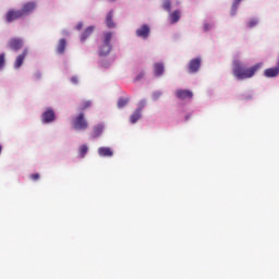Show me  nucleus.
<instances>
[{
    "mask_svg": "<svg viewBox=\"0 0 279 279\" xmlns=\"http://www.w3.org/2000/svg\"><path fill=\"white\" fill-rule=\"evenodd\" d=\"M93 107V101L90 100H83L78 106V111L84 112Z\"/></svg>",
    "mask_w": 279,
    "mask_h": 279,
    "instance_id": "obj_18",
    "label": "nucleus"
},
{
    "mask_svg": "<svg viewBox=\"0 0 279 279\" xmlns=\"http://www.w3.org/2000/svg\"><path fill=\"white\" fill-rule=\"evenodd\" d=\"M36 10V2L31 1L23 4L22 9L20 11L22 12L23 16H27L32 14Z\"/></svg>",
    "mask_w": 279,
    "mask_h": 279,
    "instance_id": "obj_10",
    "label": "nucleus"
},
{
    "mask_svg": "<svg viewBox=\"0 0 279 279\" xmlns=\"http://www.w3.org/2000/svg\"><path fill=\"white\" fill-rule=\"evenodd\" d=\"M145 106H147V101L146 100H141L137 108H140L141 112H142L143 108H145Z\"/></svg>",
    "mask_w": 279,
    "mask_h": 279,
    "instance_id": "obj_29",
    "label": "nucleus"
},
{
    "mask_svg": "<svg viewBox=\"0 0 279 279\" xmlns=\"http://www.w3.org/2000/svg\"><path fill=\"white\" fill-rule=\"evenodd\" d=\"M180 16H182L180 10H175L172 13H170L171 23H178V21H180Z\"/></svg>",
    "mask_w": 279,
    "mask_h": 279,
    "instance_id": "obj_19",
    "label": "nucleus"
},
{
    "mask_svg": "<svg viewBox=\"0 0 279 279\" xmlns=\"http://www.w3.org/2000/svg\"><path fill=\"white\" fill-rule=\"evenodd\" d=\"M72 128H74L77 132H84L88 130V121H86L84 112L78 113L72 119Z\"/></svg>",
    "mask_w": 279,
    "mask_h": 279,
    "instance_id": "obj_3",
    "label": "nucleus"
},
{
    "mask_svg": "<svg viewBox=\"0 0 279 279\" xmlns=\"http://www.w3.org/2000/svg\"><path fill=\"white\" fill-rule=\"evenodd\" d=\"M104 132V125L99 124L94 128V138H97L101 136V133Z\"/></svg>",
    "mask_w": 279,
    "mask_h": 279,
    "instance_id": "obj_22",
    "label": "nucleus"
},
{
    "mask_svg": "<svg viewBox=\"0 0 279 279\" xmlns=\"http://www.w3.org/2000/svg\"><path fill=\"white\" fill-rule=\"evenodd\" d=\"M145 77V71H141L138 75L135 76L134 82H141Z\"/></svg>",
    "mask_w": 279,
    "mask_h": 279,
    "instance_id": "obj_27",
    "label": "nucleus"
},
{
    "mask_svg": "<svg viewBox=\"0 0 279 279\" xmlns=\"http://www.w3.org/2000/svg\"><path fill=\"white\" fill-rule=\"evenodd\" d=\"M78 154L81 158H86V154H88V146L86 144L81 145L78 149Z\"/></svg>",
    "mask_w": 279,
    "mask_h": 279,
    "instance_id": "obj_21",
    "label": "nucleus"
},
{
    "mask_svg": "<svg viewBox=\"0 0 279 279\" xmlns=\"http://www.w3.org/2000/svg\"><path fill=\"white\" fill-rule=\"evenodd\" d=\"M256 25H258V20H256V19H252L248 22V27H256Z\"/></svg>",
    "mask_w": 279,
    "mask_h": 279,
    "instance_id": "obj_28",
    "label": "nucleus"
},
{
    "mask_svg": "<svg viewBox=\"0 0 279 279\" xmlns=\"http://www.w3.org/2000/svg\"><path fill=\"white\" fill-rule=\"evenodd\" d=\"M23 17L24 15L21 9L20 10L11 9L4 15V19L8 23H14V21H19V19H23Z\"/></svg>",
    "mask_w": 279,
    "mask_h": 279,
    "instance_id": "obj_4",
    "label": "nucleus"
},
{
    "mask_svg": "<svg viewBox=\"0 0 279 279\" xmlns=\"http://www.w3.org/2000/svg\"><path fill=\"white\" fill-rule=\"evenodd\" d=\"M23 39L13 37L9 39L8 47L9 49H12V51H20V49H23Z\"/></svg>",
    "mask_w": 279,
    "mask_h": 279,
    "instance_id": "obj_7",
    "label": "nucleus"
},
{
    "mask_svg": "<svg viewBox=\"0 0 279 279\" xmlns=\"http://www.w3.org/2000/svg\"><path fill=\"white\" fill-rule=\"evenodd\" d=\"M29 53V49L25 48L22 53H20L14 62V69H21L23 66V62H25V58H27Z\"/></svg>",
    "mask_w": 279,
    "mask_h": 279,
    "instance_id": "obj_9",
    "label": "nucleus"
},
{
    "mask_svg": "<svg viewBox=\"0 0 279 279\" xmlns=\"http://www.w3.org/2000/svg\"><path fill=\"white\" fill-rule=\"evenodd\" d=\"M141 119V108H137L135 112L131 116L130 121L131 123H136Z\"/></svg>",
    "mask_w": 279,
    "mask_h": 279,
    "instance_id": "obj_20",
    "label": "nucleus"
},
{
    "mask_svg": "<svg viewBox=\"0 0 279 279\" xmlns=\"http://www.w3.org/2000/svg\"><path fill=\"white\" fill-rule=\"evenodd\" d=\"M243 0H234L232 3V14H236V10Z\"/></svg>",
    "mask_w": 279,
    "mask_h": 279,
    "instance_id": "obj_25",
    "label": "nucleus"
},
{
    "mask_svg": "<svg viewBox=\"0 0 279 279\" xmlns=\"http://www.w3.org/2000/svg\"><path fill=\"white\" fill-rule=\"evenodd\" d=\"M71 82L72 84H77V76H72Z\"/></svg>",
    "mask_w": 279,
    "mask_h": 279,
    "instance_id": "obj_33",
    "label": "nucleus"
},
{
    "mask_svg": "<svg viewBox=\"0 0 279 279\" xmlns=\"http://www.w3.org/2000/svg\"><path fill=\"white\" fill-rule=\"evenodd\" d=\"M129 102H130L129 98H120L118 100V108H124V106H128Z\"/></svg>",
    "mask_w": 279,
    "mask_h": 279,
    "instance_id": "obj_23",
    "label": "nucleus"
},
{
    "mask_svg": "<svg viewBox=\"0 0 279 279\" xmlns=\"http://www.w3.org/2000/svg\"><path fill=\"white\" fill-rule=\"evenodd\" d=\"M202 69V58L197 57L192 59L187 64L189 73H197Z\"/></svg>",
    "mask_w": 279,
    "mask_h": 279,
    "instance_id": "obj_5",
    "label": "nucleus"
},
{
    "mask_svg": "<svg viewBox=\"0 0 279 279\" xmlns=\"http://www.w3.org/2000/svg\"><path fill=\"white\" fill-rule=\"evenodd\" d=\"M3 66H5V54L1 53L0 54V71H1V69H3Z\"/></svg>",
    "mask_w": 279,
    "mask_h": 279,
    "instance_id": "obj_26",
    "label": "nucleus"
},
{
    "mask_svg": "<svg viewBox=\"0 0 279 279\" xmlns=\"http://www.w3.org/2000/svg\"><path fill=\"white\" fill-rule=\"evenodd\" d=\"M175 96L178 99L184 100V99H193V92L189 89H178L175 92Z\"/></svg>",
    "mask_w": 279,
    "mask_h": 279,
    "instance_id": "obj_11",
    "label": "nucleus"
},
{
    "mask_svg": "<svg viewBox=\"0 0 279 279\" xmlns=\"http://www.w3.org/2000/svg\"><path fill=\"white\" fill-rule=\"evenodd\" d=\"M162 95V93H160V92H155L154 94H153V99H160V96Z\"/></svg>",
    "mask_w": 279,
    "mask_h": 279,
    "instance_id": "obj_31",
    "label": "nucleus"
},
{
    "mask_svg": "<svg viewBox=\"0 0 279 279\" xmlns=\"http://www.w3.org/2000/svg\"><path fill=\"white\" fill-rule=\"evenodd\" d=\"M93 32H95V26H88L85 28V31L81 34V43L86 41L87 38L93 35Z\"/></svg>",
    "mask_w": 279,
    "mask_h": 279,
    "instance_id": "obj_14",
    "label": "nucleus"
},
{
    "mask_svg": "<svg viewBox=\"0 0 279 279\" xmlns=\"http://www.w3.org/2000/svg\"><path fill=\"white\" fill-rule=\"evenodd\" d=\"M162 8L163 10H166V12H171V0H165L162 3Z\"/></svg>",
    "mask_w": 279,
    "mask_h": 279,
    "instance_id": "obj_24",
    "label": "nucleus"
},
{
    "mask_svg": "<svg viewBox=\"0 0 279 279\" xmlns=\"http://www.w3.org/2000/svg\"><path fill=\"white\" fill-rule=\"evenodd\" d=\"M265 77H278L279 75V66L270 68L265 70L264 72Z\"/></svg>",
    "mask_w": 279,
    "mask_h": 279,
    "instance_id": "obj_15",
    "label": "nucleus"
},
{
    "mask_svg": "<svg viewBox=\"0 0 279 279\" xmlns=\"http://www.w3.org/2000/svg\"><path fill=\"white\" fill-rule=\"evenodd\" d=\"M56 51H57V53H58L59 56L64 54V51H66V39L61 38V39L58 41Z\"/></svg>",
    "mask_w": 279,
    "mask_h": 279,
    "instance_id": "obj_13",
    "label": "nucleus"
},
{
    "mask_svg": "<svg viewBox=\"0 0 279 279\" xmlns=\"http://www.w3.org/2000/svg\"><path fill=\"white\" fill-rule=\"evenodd\" d=\"M112 40V33L106 32L102 34V45L98 48L99 58H106L112 51V45L110 41Z\"/></svg>",
    "mask_w": 279,
    "mask_h": 279,
    "instance_id": "obj_2",
    "label": "nucleus"
},
{
    "mask_svg": "<svg viewBox=\"0 0 279 279\" xmlns=\"http://www.w3.org/2000/svg\"><path fill=\"white\" fill-rule=\"evenodd\" d=\"M262 68L263 63H256L251 68H246L245 64H243L241 61L234 60L233 75L236 77V80H250L253 75H256V73H258Z\"/></svg>",
    "mask_w": 279,
    "mask_h": 279,
    "instance_id": "obj_1",
    "label": "nucleus"
},
{
    "mask_svg": "<svg viewBox=\"0 0 279 279\" xmlns=\"http://www.w3.org/2000/svg\"><path fill=\"white\" fill-rule=\"evenodd\" d=\"M31 180H33L34 182H36V180H40V174L39 173L31 174Z\"/></svg>",
    "mask_w": 279,
    "mask_h": 279,
    "instance_id": "obj_30",
    "label": "nucleus"
},
{
    "mask_svg": "<svg viewBox=\"0 0 279 279\" xmlns=\"http://www.w3.org/2000/svg\"><path fill=\"white\" fill-rule=\"evenodd\" d=\"M154 73H155L156 77H160V75H162V73H165V64L155 63L154 64Z\"/></svg>",
    "mask_w": 279,
    "mask_h": 279,
    "instance_id": "obj_17",
    "label": "nucleus"
},
{
    "mask_svg": "<svg viewBox=\"0 0 279 279\" xmlns=\"http://www.w3.org/2000/svg\"><path fill=\"white\" fill-rule=\"evenodd\" d=\"M2 150H3V147L0 145V154H1Z\"/></svg>",
    "mask_w": 279,
    "mask_h": 279,
    "instance_id": "obj_34",
    "label": "nucleus"
},
{
    "mask_svg": "<svg viewBox=\"0 0 279 279\" xmlns=\"http://www.w3.org/2000/svg\"><path fill=\"white\" fill-rule=\"evenodd\" d=\"M82 27H84V23L80 22L76 26L75 29H77V32H80L82 29Z\"/></svg>",
    "mask_w": 279,
    "mask_h": 279,
    "instance_id": "obj_32",
    "label": "nucleus"
},
{
    "mask_svg": "<svg viewBox=\"0 0 279 279\" xmlns=\"http://www.w3.org/2000/svg\"><path fill=\"white\" fill-rule=\"evenodd\" d=\"M41 121L43 123H53L56 121V111L53 109H47L41 114Z\"/></svg>",
    "mask_w": 279,
    "mask_h": 279,
    "instance_id": "obj_8",
    "label": "nucleus"
},
{
    "mask_svg": "<svg viewBox=\"0 0 279 279\" xmlns=\"http://www.w3.org/2000/svg\"><path fill=\"white\" fill-rule=\"evenodd\" d=\"M98 156H101L102 158H112V156H114V153L110 147H99Z\"/></svg>",
    "mask_w": 279,
    "mask_h": 279,
    "instance_id": "obj_12",
    "label": "nucleus"
},
{
    "mask_svg": "<svg viewBox=\"0 0 279 279\" xmlns=\"http://www.w3.org/2000/svg\"><path fill=\"white\" fill-rule=\"evenodd\" d=\"M112 16H114L113 11H109L106 16V25L109 29L117 27V24L112 21Z\"/></svg>",
    "mask_w": 279,
    "mask_h": 279,
    "instance_id": "obj_16",
    "label": "nucleus"
},
{
    "mask_svg": "<svg viewBox=\"0 0 279 279\" xmlns=\"http://www.w3.org/2000/svg\"><path fill=\"white\" fill-rule=\"evenodd\" d=\"M137 38H143L144 40H147L149 38V34H151V28H149V25L144 24L135 32Z\"/></svg>",
    "mask_w": 279,
    "mask_h": 279,
    "instance_id": "obj_6",
    "label": "nucleus"
}]
</instances>
